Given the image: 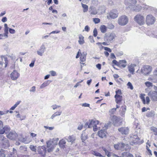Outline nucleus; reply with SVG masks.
<instances>
[{"label": "nucleus", "instance_id": "53", "mask_svg": "<svg viewBox=\"0 0 157 157\" xmlns=\"http://www.w3.org/2000/svg\"><path fill=\"white\" fill-rule=\"evenodd\" d=\"M80 60L82 62H84L86 59V57L81 56L80 57Z\"/></svg>", "mask_w": 157, "mask_h": 157}, {"label": "nucleus", "instance_id": "41", "mask_svg": "<svg viewBox=\"0 0 157 157\" xmlns=\"http://www.w3.org/2000/svg\"><path fill=\"white\" fill-rule=\"evenodd\" d=\"M97 13V10L95 9H93L90 11V14H91L96 15Z\"/></svg>", "mask_w": 157, "mask_h": 157}, {"label": "nucleus", "instance_id": "20", "mask_svg": "<svg viewBox=\"0 0 157 157\" xmlns=\"http://www.w3.org/2000/svg\"><path fill=\"white\" fill-rule=\"evenodd\" d=\"M135 64H131L128 66V70L132 74H133L135 71L134 67L136 66Z\"/></svg>", "mask_w": 157, "mask_h": 157}, {"label": "nucleus", "instance_id": "57", "mask_svg": "<svg viewBox=\"0 0 157 157\" xmlns=\"http://www.w3.org/2000/svg\"><path fill=\"white\" fill-rule=\"evenodd\" d=\"M89 39L90 40V42L91 43L94 42V40L93 37L92 36H90L89 37Z\"/></svg>", "mask_w": 157, "mask_h": 157}, {"label": "nucleus", "instance_id": "52", "mask_svg": "<svg viewBox=\"0 0 157 157\" xmlns=\"http://www.w3.org/2000/svg\"><path fill=\"white\" fill-rule=\"evenodd\" d=\"M0 157H5V155L2 150H0Z\"/></svg>", "mask_w": 157, "mask_h": 157}, {"label": "nucleus", "instance_id": "43", "mask_svg": "<svg viewBox=\"0 0 157 157\" xmlns=\"http://www.w3.org/2000/svg\"><path fill=\"white\" fill-rule=\"evenodd\" d=\"M52 143H54L53 141H52L51 140H49L47 142L46 144L47 147H50L51 145H52Z\"/></svg>", "mask_w": 157, "mask_h": 157}, {"label": "nucleus", "instance_id": "38", "mask_svg": "<svg viewBox=\"0 0 157 157\" xmlns=\"http://www.w3.org/2000/svg\"><path fill=\"white\" fill-rule=\"evenodd\" d=\"M92 154L96 156L102 157V155L96 151H94L92 152Z\"/></svg>", "mask_w": 157, "mask_h": 157}, {"label": "nucleus", "instance_id": "18", "mask_svg": "<svg viewBox=\"0 0 157 157\" xmlns=\"http://www.w3.org/2000/svg\"><path fill=\"white\" fill-rule=\"evenodd\" d=\"M75 139L76 138L74 135L70 136H68L67 138L66 139L67 141L68 142H71L72 144L74 143Z\"/></svg>", "mask_w": 157, "mask_h": 157}, {"label": "nucleus", "instance_id": "63", "mask_svg": "<svg viewBox=\"0 0 157 157\" xmlns=\"http://www.w3.org/2000/svg\"><path fill=\"white\" fill-rule=\"evenodd\" d=\"M36 90V87L35 86H33L31 87V89L30 90V92H34Z\"/></svg>", "mask_w": 157, "mask_h": 157}, {"label": "nucleus", "instance_id": "25", "mask_svg": "<svg viewBox=\"0 0 157 157\" xmlns=\"http://www.w3.org/2000/svg\"><path fill=\"white\" fill-rule=\"evenodd\" d=\"M51 82V81L50 80H48L47 81L44 82L41 85L40 87V88L42 89L45 87L47 86Z\"/></svg>", "mask_w": 157, "mask_h": 157}, {"label": "nucleus", "instance_id": "37", "mask_svg": "<svg viewBox=\"0 0 157 157\" xmlns=\"http://www.w3.org/2000/svg\"><path fill=\"white\" fill-rule=\"evenodd\" d=\"M147 35L151 37H153L154 38H156L157 37V35H155L153 33H152L150 31L148 32L147 33Z\"/></svg>", "mask_w": 157, "mask_h": 157}, {"label": "nucleus", "instance_id": "51", "mask_svg": "<svg viewBox=\"0 0 157 157\" xmlns=\"http://www.w3.org/2000/svg\"><path fill=\"white\" fill-rule=\"evenodd\" d=\"M127 85L128 86V87L130 88L131 90L133 89V86L132 83L130 82H128L127 83Z\"/></svg>", "mask_w": 157, "mask_h": 157}, {"label": "nucleus", "instance_id": "10", "mask_svg": "<svg viewBox=\"0 0 157 157\" xmlns=\"http://www.w3.org/2000/svg\"><path fill=\"white\" fill-rule=\"evenodd\" d=\"M125 4L128 6L130 9L131 7L133 6L136 3V0H125Z\"/></svg>", "mask_w": 157, "mask_h": 157}, {"label": "nucleus", "instance_id": "24", "mask_svg": "<svg viewBox=\"0 0 157 157\" xmlns=\"http://www.w3.org/2000/svg\"><path fill=\"white\" fill-rule=\"evenodd\" d=\"M121 115L122 116H123L125 114V112L126 110V107L125 106H122L121 108Z\"/></svg>", "mask_w": 157, "mask_h": 157}, {"label": "nucleus", "instance_id": "21", "mask_svg": "<svg viewBox=\"0 0 157 157\" xmlns=\"http://www.w3.org/2000/svg\"><path fill=\"white\" fill-rule=\"evenodd\" d=\"M94 128L93 130L95 132L97 131L98 129V127L97 126V125L99 123V121L97 120H94Z\"/></svg>", "mask_w": 157, "mask_h": 157}, {"label": "nucleus", "instance_id": "17", "mask_svg": "<svg viewBox=\"0 0 157 157\" xmlns=\"http://www.w3.org/2000/svg\"><path fill=\"white\" fill-rule=\"evenodd\" d=\"M114 97L115 98V101L116 103L119 104L122 100V96L119 94H116Z\"/></svg>", "mask_w": 157, "mask_h": 157}, {"label": "nucleus", "instance_id": "42", "mask_svg": "<svg viewBox=\"0 0 157 157\" xmlns=\"http://www.w3.org/2000/svg\"><path fill=\"white\" fill-rule=\"evenodd\" d=\"M145 85L148 87H150L152 86V84L149 82H146L145 83Z\"/></svg>", "mask_w": 157, "mask_h": 157}, {"label": "nucleus", "instance_id": "61", "mask_svg": "<svg viewBox=\"0 0 157 157\" xmlns=\"http://www.w3.org/2000/svg\"><path fill=\"white\" fill-rule=\"evenodd\" d=\"M104 49L109 52H112L111 50L109 48L107 47H104Z\"/></svg>", "mask_w": 157, "mask_h": 157}, {"label": "nucleus", "instance_id": "27", "mask_svg": "<svg viewBox=\"0 0 157 157\" xmlns=\"http://www.w3.org/2000/svg\"><path fill=\"white\" fill-rule=\"evenodd\" d=\"M4 33L0 34V39H2L7 38L8 37V32H4Z\"/></svg>", "mask_w": 157, "mask_h": 157}, {"label": "nucleus", "instance_id": "54", "mask_svg": "<svg viewBox=\"0 0 157 157\" xmlns=\"http://www.w3.org/2000/svg\"><path fill=\"white\" fill-rule=\"evenodd\" d=\"M93 33H94V36L95 37H96L97 36L98 33L97 30L96 28H95L93 31Z\"/></svg>", "mask_w": 157, "mask_h": 157}, {"label": "nucleus", "instance_id": "48", "mask_svg": "<svg viewBox=\"0 0 157 157\" xmlns=\"http://www.w3.org/2000/svg\"><path fill=\"white\" fill-rule=\"evenodd\" d=\"M9 112V110H7L6 111H0V115H3L7 114Z\"/></svg>", "mask_w": 157, "mask_h": 157}, {"label": "nucleus", "instance_id": "1", "mask_svg": "<svg viewBox=\"0 0 157 157\" xmlns=\"http://www.w3.org/2000/svg\"><path fill=\"white\" fill-rule=\"evenodd\" d=\"M128 139L129 140L130 144L132 145L135 144H140L142 143L140 141L139 138L136 135H130L128 137Z\"/></svg>", "mask_w": 157, "mask_h": 157}, {"label": "nucleus", "instance_id": "60", "mask_svg": "<svg viewBox=\"0 0 157 157\" xmlns=\"http://www.w3.org/2000/svg\"><path fill=\"white\" fill-rule=\"evenodd\" d=\"M59 140V139L58 138H56L55 139H53V141L54 142V144L55 145H56L57 144V142Z\"/></svg>", "mask_w": 157, "mask_h": 157}, {"label": "nucleus", "instance_id": "59", "mask_svg": "<svg viewBox=\"0 0 157 157\" xmlns=\"http://www.w3.org/2000/svg\"><path fill=\"white\" fill-rule=\"evenodd\" d=\"M52 108L54 110L57 108H59L60 107V105H52Z\"/></svg>", "mask_w": 157, "mask_h": 157}, {"label": "nucleus", "instance_id": "45", "mask_svg": "<svg viewBox=\"0 0 157 157\" xmlns=\"http://www.w3.org/2000/svg\"><path fill=\"white\" fill-rule=\"evenodd\" d=\"M116 110V108H113L111 109L109 111V112L111 114H113L115 112Z\"/></svg>", "mask_w": 157, "mask_h": 157}, {"label": "nucleus", "instance_id": "39", "mask_svg": "<svg viewBox=\"0 0 157 157\" xmlns=\"http://www.w3.org/2000/svg\"><path fill=\"white\" fill-rule=\"evenodd\" d=\"M145 95V94H141V95L140 96V98L141 99L142 101H143V102L144 104H145V97H144V96Z\"/></svg>", "mask_w": 157, "mask_h": 157}, {"label": "nucleus", "instance_id": "50", "mask_svg": "<svg viewBox=\"0 0 157 157\" xmlns=\"http://www.w3.org/2000/svg\"><path fill=\"white\" fill-rule=\"evenodd\" d=\"M4 32H8V29H9V28L8 27L7 25L6 24H4Z\"/></svg>", "mask_w": 157, "mask_h": 157}, {"label": "nucleus", "instance_id": "30", "mask_svg": "<svg viewBox=\"0 0 157 157\" xmlns=\"http://www.w3.org/2000/svg\"><path fill=\"white\" fill-rule=\"evenodd\" d=\"M79 40L78 43L80 44H82L84 43V37L82 35H80L79 37Z\"/></svg>", "mask_w": 157, "mask_h": 157}, {"label": "nucleus", "instance_id": "31", "mask_svg": "<svg viewBox=\"0 0 157 157\" xmlns=\"http://www.w3.org/2000/svg\"><path fill=\"white\" fill-rule=\"evenodd\" d=\"M100 29L102 33H104L106 31V27L105 25H103L101 26Z\"/></svg>", "mask_w": 157, "mask_h": 157}, {"label": "nucleus", "instance_id": "6", "mask_svg": "<svg viewBox=\"0 0 157 157\" xmlns=\"http://www.w3.org/2000/svg\"><path fill=\"white\" fill-rule=\"evenodd\" d=\"M152 70V67L149 65L145 66L141 69V71L144 75H146L150 72Z\"/></svg>", "mask_w": 157, "mask_h": 157}, {"label": "nucleus", "instance_id": "56", "mask_svg": "<svg viewBox=\"0 0 157 157\" xmlns=\"http://www.w3.org/2000/svg\"><path fill=\"white\" fill-rule=\"evenodd\" d=\"M50 73L52 76H55L56 75V72L53 71H51L50 72Z\"/></svg>", "mask_w": 157, "mask_h": 157}, {"label": "nucleus", "instance_id": "58", "mask_svg": "<svg viewBox=\"0 0 157 157\" xmlns=\"http://www.w3.org/2000/svg\"><path fill=\"white\" fill-rule=\"evenodd\" d=\"M9 32L11 34H14L15 33V30L12 29L11 28L9 29Z\"/></svg>", "mask_w": 157, "mask_h": 157}, {"label": "nucleus", "instance_id": "19", "mask_svg": "<svg viewBox=\"0 0 157 157\" xmlns=\"http://www.w3.org/2000/svg\"><path fill=\"white\" fill-rule=\"evenodd\" d=\"M125 145V144L124 143H119L118 144H115L114 147L116 149H121L123 148Z\"/></svg>", "mask_w": 157, "mask_h": 157}, {"label": "nucleus", "instance_id": "44", "mask_svg": "<svg viewBox=\"0 0 157 157\" xmlns=\"http://www.w3.org/2000/svg\"><path fill=\"white\" fill-rule=\"evenodd\" d=\"M30 149L33 151L36 152V148L33 145H31L29 147Z\"/></svg>", "mask_w": 157, "mask_h": 157}, {"label": "nucleus", "instance_id": "23", "mask_svg": "<svg viewBox=\"0 0 157 157\" xmlns=\"http://www.w3.org/2000/svg\"><path fill=\"white\" fill-rule=\"evenodd\" d=\"M88 138L87 134L85 132H83L81 136L82 142H83Z\"/></svg>", "mask_w": 157, "mask_h": 157}, {"label": "nucleus", "instance_id": "33", "mask_svg": "<svg viewBox=\"0 0 157 157\" xmlns=\"http://www.w3.org/2000/svg\"><path fill=\"white\" fill-rule=\"evenodd\" d=\"M155 115L154 112V111H151L148 112L147 113L146 116L148 117H152L154 116Z\"/></svg>", "mask_w": 157, "mask_h": 157}, {"label": "nucleus", "instance_id": "47", "mask_svg": "<svg viewBox=\"0 0 157 157\" xmlns=\"http://www.w3.org/2000/svg\"><path fill=\"white\" fill-rule=\"evenodd\" d=\"M2 60H3V59L4 61H5V67H7V64L8 63L7 59L6 57H2Z\"/></svg>", "mask_w": 157, "mask_h": 157}, {"label": "nucleus", "instance_id": "13", "mask_svg": "<svg viewBox=\"0 0 157 157\" xmlns=\"http://www.w3.org/2000/svg\"><path fill=\"white\" fill-rule=\"evenodd\" d=\"M118 131L122 134L126 135L128 133V129L127 127H122L118 128Z\"/></svg>", "mask_w": 157, "mask_h": 157}, {"label": "nucleus", "instance_id": "8", "mask_svg": "<svg viewBox=\"0 0 157 157\" xmlns=\"http://www.w3.org/2000/svg\"><path fill=\"white\" fill-rule=\"evenodd\" d=\"M46 48L44 43H43L40 46L39 49L36 52L37 54L40 56H42L45 51Z\"/></svg>", "mask_w": 157, "mask_h": 157}, {"label": "nucleus", "instance_id": "55", "mask_svg": "<svg viewBox=\"0 0 157 157\" xmlns=\"http://www.w3.org/2000/svg\"><path fill=\"white\" fill-rule=\"evenodd\" d=\"M20 149L22 151H27V148L24 146H21L20 147Z\"/></svg>", "mask_w": 157, "mask_h": 157}, {"label": "nucleus", "instance_id": "4", "mask_svg": "<svg viewBox=\"0 0 157 157\" xmlns=\"http://www.w3.org/2000/svg\"><path fill=\"white\" fill-rule=\"evenodd\" d=\"M155 21V18L152 15L149 14L147 15L146 22L148 25L154 24Z\"/></svg>", "mask_w": 157, "mask_h": 157}, {"label": "nucleus", "instance_id": "9", "mask_svg": "<svg viewBox=\"0 0 157 157\" xmlns=\"http://www.w3.org/2000/svg\"><path fill=\"white\" fill-rule=\"evenodd\" d=\"M20 76V74L16 70H14L10 74V77L12 80H15L17 79Z\"/></svg>", "mask_w": 157, "mask_h": 157}, {"label": "nucleus", "instance_id": "34", "mask_svg": "<svg viewBox=\"0 0 157 157\" xmlns=\"http://www.w3.org/2000/svg\"><path fill=\"white\" fill-rule=\"evenodd\" d=\"M62 113V111H60L58 112V113H55L54 114H53L51 117V118L53 119L54 117L60 115Z\"/></svg>", "mask_w": 157, "mask_h": 157}, {"label": "nucleus", "instance_id": "46", "mask_svg": "<svg viewBox=\"0 0 157 157\" xmlns=\"http://www.w3.org/2000/svg\"><path fill=\"white\" fill-rule=\"evenodd\" d=\"M93 21L95 23L97 24L100 22V20L99 18H93Z\"/></svg>", "mask_w": 157, "mask_h": 157}, {"label": "nucleus", "instance_id": "40", "mask_svg": "<svg viewBox=\"0 0 157 157\" xmlns=\"http://www.w3.org/2000/svg\"><path fill=\"white\" fill-rule=\"evenodd\" d=\"M122 155L124 156L125 155L127 156V157L129 156L130 157H134L133 155L129 153H123L122 154Z\"/></svg>", "mask_w": 157, "mask_h": 157}, {"label": "nucleus", "instance_id": "2", "mask_svg": "<svg viewBox=\"0 0 157 157\" xmlns=\"http://www.w3.org/2000/svg\"><path fill=\"white\" fill-rule=\"evenodd\" d=\"M134 20L137 23L140 25L144 24L145 19L144 16L140 14H138L134 17Z\"/></svg>", "mask_w": 157, "mask_h": 157}, {"label": "nucleus", "instance_id": "62", "mask_svg": "<svg viewBox=\"0 0 157 157\" xmlns=\"http://www.w3.org/2000/svg\"><path fill=\"white\" fill-rule=\"evenodd\" d=\"M112 62L114 64L116 65H119V62H117V61L115 60H114Z\"/></svg>", "mask_w": 157, "mask_h": 157}, {"label": "nucleus", "instance_id": "12", "mask_svg": "<svg viewBox=\"0 0 157 157\" xmlns=\"http://www.w3.org/2000/svg\"><path fill=\"white\" fill-rule=\"evenodd\" d=\"M118 13L116 10H113L109 13V17L112 18L114 19L118 16Z\"/></svg>", "mask_w": 157, "mask_h": 157}, {"label": "nucleus", "instance_id": "32", "mask_svg": "<svg viewBox=\"0 0 157 157\" xmlns=\"http://www.w3.org/2000/svg\"><path fill=\"white\" fill-rule=\"evenodd\" d=\"M82 5L83 8V12H87L88 10V6L87 5L82 3Z\"/></svg>", "mask_w": 157, "mask_h": 157}, {"label": "nucleus", "instance_id": "15", "mask_svg": "<svg viewBox=\"0 0 157 157\" xmlns=\"http://www.w3.org/2000/svg\"><path fill=\"white\" fill-rule=\"evenodd\" d=\"M98 134L100 137L103 138L106 136V132L105 130H101L98 131Z\"/></svg>", "mask_w": 157, "mask_h": 157}, {"label": "nucleus", "instance_id": "16", "mask_svg": "<svg viewBox=\"0 0 157 157\" xmlns=\"http://www.w3.org/2000/svg\"><path fill=\"white\" fill-rule=\"evenodd\" d=\"M141 9L142 7L140 6H136L135 5L130 8V10L131 11L136 12L139 11Z\"/></svg>", "mask_w": 157, "mask_h": 157}, {"label": "nucleus", "instance_id": "5", "mask_svg": "<svg viewBox=\"0 0 157 157\" xmlns=\"http://www.w3.org/2000/svg\"><path fill=\"white\" fill-rule=\"evenodd\" d=\"M156 89H157V87L155 86L154 89L156 90ZM148 95L152 101H157V91H150L148 93Z\"/></svg>", "mask_w": 157, "mask_h": 157}, {"label": "nucleus", "instance_id": "35", "mask_svg": "<svg viewBox=\"0 0 157 157\" xmlns=\"http://www.w3.org/2000/svg\"><path fill=\"white\" fill-rule=\"evenodd\" d=\"M151 130L154 132V134L155 135H157V128L154 127H152L150 128Z\"/></svg>", "mask_w": 157, "mask_h": 157}, {"label": "nucleus", "instance_id": "36", "mask_svg": "<svg viewBox=\"0 0 157 157\" xmlns=\"http://www.w3.org/2000/svg\"><path fill=\"white\" fill-rule=\"evenodd\" d=\"M90 122L89 123V125H88V128H91L92 127H93V128H94V122L93 120H91L89 121Z\"/></svg>", "mask_w": 157, "mask_h": 157}, {"label": "nucleus", "instance_id": "11", "mask_svg": "<svg viewBox=\"0 0 157 157\" xmlns=\"http://www.w3.org/2000/svg\"><path fill=\"white\" fill-rule=\"evenodd\" d=\"M17 134L14 131L10 132L7 136L8 138L12 140H15L17 138Z\"/></svg>", "mask_w": 157, "mask_h": 157}, {"label": "nucleus", "instance_id": "29", "mask_svg": "<svg viewBox=\"0 0 157 157\" xmlns=\"http://www.w3.org/2000/svg\"><path fill=\"white\" fill-rule=\"evenodd\" d=\"M112 120L114 124L119 121V118L116 116H113Z\"/></svg>", "mask_w": 157, "mask_h": 157}, {"label": "nucleus", "instance_id": "28", "mask_svg": "<svg viewBox=\"0 0 157 157\" xmlns=\"http://www.w3.org/2000/svg\"><path fill=\"white\" fill-rule=\"evenodd\" d=\"M127 63L126 61L125 60H120L119 61V65L121 66L122 67H125L126 65L123 64V63Z\"/></svg>", "mask_w": 157, "mask_h": 157}, {"label": "nucleus", "instance_id": "22", "mask_svg": "<svg viewBox=\"0 0 157 157\" xmlns=\"http://www.w3.org/2000/svg\"><path fill=\"white\" fill-rule=\"evenodd\" d=\"M148 79L153 82H157V75L154 74V75L149 78Z\"/></svg>", "mask_w": 157, "mask_h": 157}, {"label": "nucleus", "instance_id": "7", "mask_svg": "<svg viewBox=\"0 0 157 157\" xmlns=\"http://www.w3.org/2000/svg\"><path fill=\"white\" fill-rule=\"evenodd\" d=\"M116 37L115 34L114 33H111L110 34L106 35L104 37V40L108 43L111 42Z\"/></svg>", "mask_w": 157, "mask_h": 157}, {"label": "nucleus", "instance_id": "49", "mask_svg": "<svg viewBox=\"0 0 157 157\" xmlns=\"http://www.w3.org/2000/svg\"><path fill=\"white\" fill-rule=\"evenodd\" d=\"M3 128H4L5 132H8L10 131V128L7 126H5Z\"/></svg>", "mask_w": 157, "mask_h": 157}, {"label": "nucleus", "instance_id": "3", "mask_svg": "<svg viewBox=\"0 0 157 157\" xmlns=\"http://www.w3.org/2000/svg\"><path fill=\"white\" fill-rule=\"evenodd\" d=\"M128 19L127 17L125 15H122L120 17L118 20V24L121 25H124L128 22Z\"/></svg>", "mask_w": 157, "mask_h": 157}, {"label": "nucleus", "instance_id": "64", "mask_svg": "<svg viewBox=\"0 0 157 157\" xmlns=\"http://www.w3.org/2000/svg\"><path fill=\"white\" fill-rule=\"evenodd\" d=\"M5 132V130L4 128H1L0 129V134H3Z\"/></svg>", "mask_w": 157, "mask_h": 157}, {"label": "nucleus", "instance_id": "14", "mask_svg": "<svg viewBox=\"0 0 157 157\" xmlns=\"http://www.w3.org/2000/svg\"><path fill=\"white\" fill-rule=\"evenodd\" d=\"M37 151L39 154L43 155L44 153H45L46 150L44 146H39L38 147Z\"/></svg>", "mask_w": 157, "mask_h": 157}, {"label": "nucleus", "instance_id": "26", "mask_svg": "<svg viewBox=\"0 0 157 157\" xmlns=\"http://www.w3.org/2000/svg\"><path fill=\"white\" fill-rule=\"evenodd\" d=\"M66 141L65 140L62 139L59 141V146L62 148H64L65 147V144H66Z\"/></svg>", "mask_w": 157, "mask_h": 157}]
</instances>
